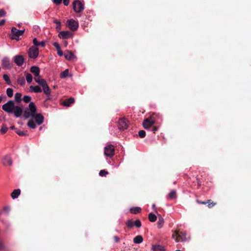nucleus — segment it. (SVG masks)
I'll list each match as a JSON object with an SVG mask.
<instances>
[{
  "label": "nucleus",
  "mask_w": 251,
  "mask_h": 251,
  "mask_svg": "<svg viewBox=\"0 0 251 251\" xmlns=\"http://www.w3.org/2000/svg\"><path fill=\"white\" fill-rule=\"evenodd\" d=\"M2 110L7 113H14L16 117H20L22 113L23 110L19 106L15 105L13 100H9L2 106Z\"/></svg>",
  "instance_id": "nucleus-1"
},
{
  "label": "nucleus",
  "mask_w": 251,
  "mask_h": 251,
  "mask_svg": "<svg viewBox=\"0 0 251 251\" xmlns=\"http://www.w3.org/2000/svg\"><path fill=\"white\" fill-rule=\"evenodd\" d=\"M172 237L175 239L177 242H183L186 239L185 233L179 231H176L173 234Z\"/></svg>",
  "instance_id": "nucleus-2"
},
{
  "label": "nucleus",
  "mask_w": 251,
  "mask_h": 251,
  "mask_svg": "<svg viewBox=\"0 0 251 251\" xmlns=\"http://www.w3.org/2000/svg\"><path fill=\"white\" fill-rule=\"evenodd\" d=\"M73 7L74 10L76 13H80L84 9L83 4H82L79 0H75L73 3Z\"/></svg>",
  "instance_id": "nucleus-3"
},
{
  "label": "nucleus",
  "mask_w": 251,
  "mask_h": 251,
  "mask_svg": "<svg viewBox=\"0 0 251 251\" xmlns=\"http://www.w3.org/2000/svg\"><path fill=\"white\" fill-rule=\"evenodd\" d=\"M155 120L152 119V117L145 119L143 122V126L146 129H150V128L154 124Z\"/></svg>",
  "instance_id": "nucleus-4"
},
{
  "label": "nucleus",
  "mask_w": 251,
  "mask_h": 251,
  "mask_svg": "<svg viewBox=\"0 0 251 251\" xmlns=\"http://www.w3.org/2000/svg\"><path fill=\"white\" fill-rule=\"evenodd\" d=\"M128 121L126 118H121L118 121V127L121 130H124L128 126Z\"/></svg>",
  "instance_id": "nucleus-5"
},
{
  "label": "nucleus",
  "mask_w": 251,
  "mask_h": 251,
  "mask_svg": "<svg viewBox=\"0 0 251 251\" xmlns=\"http://www.w3.org/2000/svg\"><path fill=\"white\" fill-rule=\"evenodd\" d=\"M28 56L30 58L35 59L39 54V49L34 46L31 47L28 50Z\"/></svg>",
  "instance_id": "nucleus-6"
},
{
  "label": "nucleus",
  "mask_w": 251,
  "mask_h": 251,
  "mask_svg": "<svg viewBox=\"0 0 251 251\" xmlns=\"http://www.w3.org/2000/svg\"><path fill=\"white\" fill-rule=\"evenodd\" d=\"M115 154L114 147L112 145H109L104 148V154L108 157H111Z\"/></svg>",
  "instance_id": "nucleus-7"
},
{
  "label": "nucleus",
  "mask_w": 251,
  "mask_h": 251,
  "mask_svg": "<svg viewBox=\"0 0 251 251\" xmlns=\"http://www.w3.org/2000/svg\"><path fill=\"white\" fill-rule=\"evenodd\" d=\"M25 30H18L16 27H13L11 29V32L13 34L12 39L18 40L19 37L23 34Z\"/></svg>",
  "instance_id": "nucleus-8"
},
{
  "label": "nucleus",
  "mask_w": 251,
  "mask_h": 251,
  "mask_svg": "<svg viewBox=\"0 0 251 251\" xmlns=\"http://www.w3.org/2000/svg\"><path fill=\"white\" fill-rule=\"evenodd\" d=\"M68 27L72 31H75L78 27V24L74 19L68 20L67 22Z\"/></svg>",
  "instance_id": "nucleus-9"
},
{
  "label": "nucleus",
  "mask_w": 251,
  "mask_h": 251,
  "mask_svg": "<svg viewBox=\"0 0 251 251\" xmlns=\"http://www.w3.org/2000/svg\"><path fill=\"white\" fill-rule=\"evenodd\" d=\"M12 64L10 59L7 57H4L2 60V66L3 68L9 69L12 67Z\"/></svg>",
  "instance_id": "nucleus-10"
},
{
  "label": "nucleus",
  "mask_w": 251,
  "mask_h": 251,
  "mask_svg": "<svg viewBox=\"0 0 251 251\" xmlns=\"http://www.w3.org/2000/svg\"><path fill=\"white\" fill-rule=\"evenodd\" d=\"M33 119L35 120L36 123L38 125H41L44 120V117L41 114H35L31 116Z\"/></svg>",
  "instance_id": "nucleus-11"
},
{
  "label": "nucleus",
  "mask_w": 251,
  "mask_h": 251,
  "mask_svg": "<svg viewBox=\"0 0 251 251\" xmlns=\"http://www.w3.org/2000/svg\"><path fill=\"white\" fill-rule=\"evenodd\" d=\"M73 33L69 31H61L58 36L62 39H68L73 36Z\"/></svg>",
  "instance_id": "nucleus-12"
},
{
  "label": "nucleus",
  "mask_w": 251,
  "mask_h": 251,
  "mask_svg": "<svg viewBox=\"0 0 251 251\" xmlns=\"http://www.w3.org/2000/svg\"><path fill=\"white\" fill-rule=\"evenodd\" d=\"M2 163L4 166H11L12 164V160L11 157L6 155L4 156L2 159Z\"/></svg>",
  "instance_id": "nucleus-13"
},
{
  "label": "nucleus",
  "mask_w": 251,
  "mask_h": 251,
  "mask_svg": "<svg viewBox=\"0 0 251 251\" xmlns=\"http://www.w3.org/2000/svg\"><path fill=\"white\" fill-rule=\"evenodd\" d=\"M14 62L19 66L23 65L24 58L22 55H17L14 56Z\"/></svg>",
  "instance_id": "nucleus-14"
},
{
  "label": "nucleus",
  "mask_w": 251,
  "mask_h": 251,
  "mask_svg": "<svg viewBox=\"0 0 251 251\" xmlns=\"http://www.w3.org/2000/svg\"><path fill=\"white\" fill-rule=\"evenodd\" d=\"M75 99L73 98H70L67 99H65L62 103V104L64 106L69 107L72 104L75 102Z\"/></svg>",
  "instance_id": "nucleus-15"
},
{
  "label": "nucleus",
  "mask_w": 251,
  "mask_h": 251,
  "mask_svg": "<svg viewBox=\"0 0 251 251\" xmlns=\"http://www.w3.org/2000/svg\"><path fill=\"white\" fill-rule=\"evenodd\" d=\"M30 72L34 75V76H39L40 70L37 66H32L30 69Z\"/></svg>",
  "instance_id": "nucleus-16"
},
{
  "label": "nucleus",
  "mask_w": 251,
  "mask_h": 251,
  "mask_svg": "<svg viewBox=\"0 0 251 251\" xmlns=\"http://www.w3.org/2000/svg\"><path fill=\"white\" fill-rule=\"evenodd\" d=\"M29 110L31 113V116H33L36 114V107L33 102H30L28 105Z\"/></svg>",
  "instance_id": "nucleus-17"
},
{
  "label": "nucleus",
  "mask_w": 251,
  "mask_h": 251,
  "mask_svg": "<svg viewBox=\"0 0 251 251\" xmlns=\"http://www.w3.org/2000/svg\"><path fill=\"white\" fill-rule=\"evenodd\" d=\"M29 91L34 93H41L42 91V89L39 86H30L29 87Z\"/></svg>",
  "instance_id": "nucleus-18"
},
{
  "label": "nucleus",
  "mask_w": 251,
  "mask_h": 251,
  "mask_svg": "<svg viewBox=\"0 0 251 251\" xmlns=\"http://www.w3.org/2000/svg\"><path fill=\"white\" fill-rule=\"evenodd\" d=\"M33 43L35 46H41L44 47L45 46V42L42 41L41 42H38L37 38H35L33 40Z\"/></svg>",
  "instance_id": "nucleus-19"
},
{
  "label": "nucleus",
  "mask_w": 251,
  "mask_h": 251,
  "mask_svg": "<svg viewBox=\"0 0 251 251\" xmlns=\"http://www.w3.org/2000/svg\"><path fill=\"white\" fill-rule=\"evenodd\" d=\"M21 190L19 189H15L11 193V197L13 199H16L20 195Z\"/></svg>",
  "instance_id": "nucleus-20"
},
{
  "label": "nucleus",
  "mask_w": 251,
  "mask_h": 251,
  "mask_svg": "<svg viewBox=\"0 0 251 251\" xmlns=\"http://www.w3.org/2000/svg\"><path fill=\"white\" fill-rule=\"evenodd\" d=\"M143 241V238L141 235H137L133 239V242L135 244H140Z\"/></svg>",
  "instance_id": "nucleus-21"
},
{
  "label": "nucleus",
  "mask_w": 251,
  "mask_h": 251,
  "mask_svg": "<svg viewBox=\"0 0 251 251\" xmlns=\"http://www.w3.org/2000/svg\"><path fill=\"white\" fill-rule=\"evenodd\" d=\"M43 90L44 91V94L47 95V96H49L50 94V87H49L48 84L45 85V86L43 87Z\"/></svg>",
  "instance_id": "nucleus-22"
},
{
  "label": "nucleus",
  "mask_w": 251,
  "mask_h": 251,
  "mask_svg": "<svg viewBox=\"0 0 251 251\" xmlns=\"http://www.w3.org/2000/svg\"><path fill=\"white\" fill-rule=\"evenodd\" d=\"M152 249L153 251H164L163 247L158 245L152 246Z\"/></svg>",
  "instance_id": "nucleus-23"
},
{
  "label": "nucleus",
  "mask_w": 251,
  "mask_h": 251,
  "mask_svg": "<svg viewBox=\"0 0 251 251\" xmlns=\"http://www.w3.org/2000/svg\"><path fill=\"white\" fill-rule=\"evenodd\" d=\"M141 211V208L139 207H135L130 208V212L133 214H137Z\"/></svg>",
  "instance_id": "nucleus-24"
},
{
  "label": "nucleus",
  "mask_w": 251,
  "mask_h": 251,
  "mask_svg": "<svg viewBox=\"0 0 251 251\" xmlns=\"http://www.w3.org/2000/svg\"><path fill=\"white\" fill-rule=\"evenodd\" d=\"M164 223V221L163 218L160 215H159L158 221L157 222V226L158 228H161Z\"/></svg>",
  "instance_id": "nucleus-25"
},
{
  "label": "nucleus",
  "mask_w": 251,
  "mask_h": 251,
  "mask_svg": "<svg viewBox=\"0 0 251 251\" xmlns=\"http://www.w3.org/2000/svg\"><path fill=\"white\" fill-rule=\"evenodd\" d=\"M148 218L150 221L151 222H154L156 221L157 219L156 215L152 213H149Z\"/></svg>",
  "instance_id": "nucleus-26"
},
{
  "label": "nucleus",
  "mask_w": 251,
  "mask_h": 251,
  "mask_svg": "<svg viewBox=\"0 0 251 251\" xmlns=\"http://www.w3.org/2000/svg\"><path fill=\"white\" fill-rule=\"evenodd\" d=\"M17 83L21 86L25 84V79L24 76H20L17 79Z\"/></svg>",
  "instance_id": "nucleus-27"
},
{
  "label": "nucleus",
  "mask_w": 251,
  "mask_h": 251,
  "mask_svg": "<svg viewBox=\"0 0 251 251\" xmlns=\"http://www.w3.org/2000/svg\"><path fill=\"white\" fill-rule=\"evenodd\" d=\"M22 94L20 93H17L15 94V100L17 102H20L22 100Z\"/></svg>",
  "instance_id": "nucleus-28"
},
{
  "label": "nucleus",
  "mask_w": 251,
  "mask_h": 251,
  "mask_svg": "<svg viewBox=\"0 0 251 251\" xmlns=\"http://www.w3.org/2000/svg\"><path fill=\"white\" fill-rule=\"evenodd\" d=\"M25 75L26 77V80L28 83H30L32 81V75L29 73H25Z\"/></svg>",
  "instance_id": "nucleus-29"
},
{
  "label": "nucleus",
  "mask_w": 251,
  "mask_h": 251,
  "mask_svg": "<svg viewBox=\"0 0 251 251\" xmlns=\"http://www.w3.org/2000/svg\"><path fill=\"white\" fill-rule=\"evenodd\" d=\"M64 55L65 57L69 60L72 59L74 57V54L71 51L68 52L67 53H65Z\"/></svg>",
  "instance_id": "nucleus-30"
},
{
  "label": "nucleus",
  "mask_w": 251,
  "mask_h": 251,
  "mask_svg": "<svg viewBox=\"0 0 251 251\" xmlns=\"http://www.w3.org/2000/svg\"><path fill=\"white\" fill-rule=\"evenodd\" d=\"M169 198L173 200L176 198V193L175 190H172L169 194Z\"/></svg>",
  "instance_id": "nucleus-31"
},
{
  "label": "nucleus",
  "mask_w": 251,
  "mask_h": 251,
  "mask_svg": "<svg viewBox=\"0 0 251 251\" xmlns=\"http://www.w3.org/2000/svg\"><path fill=\"white\" fill-rule=\"evenodd\" d=\"M68 75H69V70L66 69L65 71H64L60 74V76L61 78H66L67 76H68Z\"/></svg>",
  "instance_id": "nucleus-32"
},
{
  "label": "nucleus",
  "mask_w": 251,
  "mask_h": 251,
  "mask_svg": "<svg viewBox=\"0 0 251 251\" xmlns=\"http://www.w3.org/2000/svg\"><path fill=\"white\" fill-rule=\"evenodd\" d=\"M27 126L31 128L34 129L36 127V125L33 120H29L27 123Z\"/></svg>",
  "instance_id": "nucleus-33"
},
{
  "label": "nucleus",
  "mask_w": 251,
  "mask_h": 251,
  "mask_svg": "<svg viewBox=\"0 0 251 251\" xmlns=\"http://www.w3.org/2000/svg\"><path fill=\"white\" fill-rule=\"evenodd\" d=\"M207 204H208V207L209 208H211L213 207H214L216 204V203L213 202L211 200H208L206 201Z\"/></svg>",
  "instance_id": "nucleus-34"
},
{
  "label": "nucleus",
  "mask_w": 251,
  "mask_h": 251,
  "mask_svg": "<svg viewBox=\"0 0 251 251\" xmlns=\"http://www.w3.org/2000/svg\"><path fill=\"white\" fill-rule=\"evenodd\" d=\"M6 94L9 98H11L13 95V90L12 88H8L6 90Z\"/></svg>",
  "instance_id": "nucleus-35"
},
{
  "label": "nucleus",
  "mask_w": 251,
  "mask_h": 251,
  "mask_svg": "<svg viewBox=\"0 0 251 251\" xmlns=\"http://www.w3.org/2000/svg\"><path fill=\"white\" fill-rule=\"evenodd\" d=\"M16 133L20 136H24L27 135V131H21L20 130L17 129L16 130Z\"/></svg>",
  "instance_id": "nucleus-36"
},
{
  "label": "nucleus",
  "mask_w": 251,
  "mask_h": 251,
  "mask_svg": "<svg viewBox=\"0 0 251 251\" xmlns=\"http://www.w3.org/2000/svg\"><path fill=\"white\" fill-rule=\"evenodd\" d=\"M3 78L4 80L6 81V83L7 84H8V85L11 84V81H10L9 76L7 75H6V74L3 75Z\"/></svg>",
  "instance_id": "nucleus-37"
},
{
  "label": "nucleus",
  "mask_w": 251,
  "mask_h": 251,
  "mask_svg": "<svg viewBox=\"0 0 251 251\" xmlns=\"http://www.w3.org/2000/svg\"><path fill=\"white\" fill-rule=\"evenodd\" d=\"M10 210V208L9 206H5L2 209V213L5 215H8L9 213Z\"/></svg>",
  "instance_id": "nucleus-38"
},
{
  "label": "nucleus",
  "mask_w": 251,
  "mask_h": 251,
  "mask_svg": "<svg viewBox=\"0 0 251 251\" xmlns=\"http://www.w3.org/2000/svg\"><path fill=\"white\" fill-rule=\"evenodd\" d=\"M7 130H8L7 127L5 125H2V126H1V128L0 129V132L2 134H4L7 132Z\"/></svg>",
  "instance_id": "nucleus-39"
},
{
  "label": "nucleus",
  "mask_w": 251,
  "mask_h": 251,
  "mask_svg": "<svg viewBox=\"0 0 251 251\" xmlns=\"http://www.w3.org/2000/svg\"><path fill=\"white\" fill-rule=\"evenodd\" d=\"M54 23L56 24V29L57 30H60L61 29V23L57 20H55L54 21Z\"/></svg>",
  "instance_id": "nucleus-40"
},
{
  "label": "nucleus",
  "mask_w": 251,
  "mask_h": 251,
  "mask_svg": "<svg viewBox=\"0 0 251 251\" xmlns=\"http://www.w3.org/2000/svg\"><path fill=\"white\" fill-rule=\"evenodd\" d=\"M108 172L104 170H101L99 172V175L101 176H106Z\"/></svg>",
  "instance_id": "nucleus-41"
},
{
  "label": "nucleus",
  "mask_w": 251,
  "mask_h": 251,
  "mask_svg": "<svg viewBox=\"0 0 251 251\" xmlns=\"http://www.w3.org/2000/svg\"><path fill=\"white\" fill-rule=\"evenodd\" d=\"M134 225L136 227H140L141 226V222L140 221V220L139 219H137L136 220L134 223Z\"/></svg>",
  "instance_id": "nucleus-42"
},
{
  "label": "nucleus",
  "mask_w": 251,
  "mask_h": 251,
  "mask_svg": "<svg viewBox=\"0 0 251 251\" xmlns=\"http://www.w3.org/2000/svg\"><path fill=\"white\" fill-rule=\"evenodd\" d=\"M23 100L25 103H28L31 100V97L29 96H25L23 99Z\"/></svg>",
  "instance_id": "nucleus-43"
},
{
  "label": "nucleus",
  "mask_w": 251,
  "mask_h": 251,
  "mask_svg": "<svg viewBox=\"0 0 251 251\" xmlns=\"http://www.w3.org/2000/svg\"><path fill=\"white\" fill-rule=\"evenodd\" d=\"M126 225L128 228H131L134 226L133 222L131 220H128L126 222Z\"/></svg>",
  "instance_id": "nucleus-44"
},
{
  "label": "nucleus",
  "mask_w": 251,
  "mask_h": 251,
  "mask_svg": "<svg viewBox=\"0 0 251 251\" xmlns=\"http://www.w3.org/2000/svg\"><path fill=\"white\" fill-rule=\"evenodd\" d=\"M31 116V113L28 110L25 111L24 113V116L25 119L28 118Z\"/></svg>",
  "instance_id": "nucleus-45"
},
{
  "label": "nucleus",
  "mask_w": 251,
  "mask_h": 251,
  "mask_svg": "<svg viewBox=\"0 0 251 251\" xmlns=\"http://www.w3.org/2000/svg\"><path fill=\"white\" fill-rule=\"evenodd\" d=\"M138 135L140 138H144L146 136V132L143 130H139L138 132Z\"/></svg>",
  "instance_id": "nucleus-46"
},
{
  "label": "nucleus",
  "mask_w": 251,
  "mask_h": 251,
  "mask_svg": "<svg viewBox=\"0 0 251 251\" xmlns=\"http://www.w3.org/2000/svg\"><path fill=\"white\" fill-rule=\"evenodd\" d=\"M38 84L43 87L46 85L47 84V83L44 79L42 78L41 80V81H39V83H38Z\"/></svg>",
  "instance_id": "nucleus-47"
},
{
  "label": "nucleus",
  "mask_w": 251,
  "mask_h": 251,
  "mask_svg": "<svg viewBox=\"0 0 251 251\" xmlns=\"http://www.w3.org/2000/svg\"><path fill=\"white\" fill-rule=\"evenodd\" d=\"M53 46L56 48V49L57 50H59L60 49V45L59 44L57 43V42H54L53 43Z\"/></svg>",
  "instance_id": "nucleus-48"
},
{
  "label": "nucleus",
  "mask_w": 251,
  "mask_h": 251,
  "mask_svg": "<svg viewBox=\"0 0 251 251\" xmlns=\"http://www.w3.org/2000/svg\"><path fill=\"white\" fill-rule=\"evenodd\" d=\"M42 78H41L40 75H39V76H34V80L36 82H37L38 84L39 83V81H41V80Z\"/></svg>",
  "instance_id": "nucleus-49"
},
{
  "label": "nucleus",
  "mask_w": 251,
  "mask_h": 251,
  "mask_svg": "<svg viewBox=\"0 0 251 251\" xmlns=\"http://www.w3.org/2000/svg\"><path fill=\"white\" fill-rule=\"evenodd\" d=\"M151 130L153 132V133H155L156 131L158 130V128L157 126H151V128H150Z\"/></svg>",
  "instance_id": "nucleus-50"
},
{
  "label": "nucleus",
  "mask_w": 251,
  "mask_h": 251,
  "mask_svg": "<svg viewBox=\"0 0 251 251\" xmlns=\"http://www.w3.org/2000/svg\"><path fill=\"white\" fill-rule=\"evenodd\" d=\"M6 14L5 11L3 9L0 10V17L4 16Z\"/></svg>",
  "instance_id": "nucleus-51"
},
{
  "label": "nucleus",
  "mask_w": 251,
  "mask_h": 251,
  "mask_svg": "<svg viewBox=\"0 0 251 251\" xmlns=\"http://www.w3.org/2000/svg\"><path fill=\"white\" fill-rule=\"evenodd\" d=\"M62 0H53V2L56 5H59L62 3Z\"/></svg>",
  "instance_id": "nucleus-52"
},
{
  "label": "nucleus",
  "mask_w": 251,
  "mask_h": 251,
  "mask_svg": "<svg viewBox=\"0 0 251 251\" xmlns=\"http://www.w3.org/2000/svg\"><path fill=\"white\" fill-rule=\"evenodd\" d=\"M196 201L197 203H198L199 204H207L206 201H201L199 200H197Z\"/></svg>",
  "instance_id": "nucleus-53"
},
{
  "label": "nucleus",
  "mask_w": 251,
  "mask_h": 251,
  "mask_svg": "<svg viewBox=\"0 0 251 251\" xmlns=\"http://www.w3.org/2000/svg\"><path fill=\"white\" fill-rule=\"evenodd\" d=\"M63 2L64 5L68 6L69 4V0H63Z\"/></svg>",
  "instance_id": "nucleus-54"
},
{
  "label": "nucleus",
  "mask_w": 251,
  "mask_h": 251,
  "mask_svg": "<svg viewBox=\"0 0 251 251\" xmlns=\"http://www.w3.org/2000/svg\"><path fill=\"white\" fill-rule=\"evenodd\" d=\"M113 239L115 243H118L120 241L119 238L117 236H114Z\"/></svg>",
  "instance_id": "nucleus-55"
},
{
  "label": "nucleus",
  "mask_w": 251,
  "mask_h": 251,
  "mask_svg": "<svg viewBox=\"0 0 251 251\" xmlns=\"http://www.w3.org/2000/svg\"><path fill=\"white\" fill-rule=\"evenodd\" d=\"M57 54L59 56H61L63 55V51L61 50V49L57 50Z\"/></svg>",
  "instance_id": "nucleus-56"
},
{
  "label": "nucleus",
  "mask_w": 251,
  "mask_h": 251,
  "mask_svg": "<svg viewBox=\"0 0 251 251\" xmlns=\"http://www.w3.org/2000/svg\"><path fill=\"white\" fill-rule=\"evenodd\" d=\"M5 20H1L0 21V26L3 25L5 24Z\"/></svg>",
  "instance_id": "nucleus-57"
},
{
  "label": "nucleus",
  "mask_w": 251,
  "mask_h": 251,
  "mask_svg": "<svg viewBox=\"0 0 251 251\" xmlns=\"http://www.w3.org/2000/svg\"><path fill=\"white\" fill-rule=\"evenodd\" d=\"M3 249H4V246H3V244L0 241V251L3 250Z\"/></svg>",
  "instance_id": "nucleus-58"
},
{
  "label": "nucleus",
  "mask_w": 251,
  "mask_h": 251,
  "mask_svg": "<svg viewBox=\"0 0 251 251\" xmlns=\"http://www.w3.org/2000/svg\"><path fill=\"white\" fill-rule=\"evenodd\" d=\"M196 180H197V182L198 183V184L199 186H200L201 184V182H200V181L199 179L197 178Z\"/></svg>",
  "instance_id": "nucleus-59"
},
{
  "label": "nucleus",
  "mask_w": 251,
  "mask_h": 251,
  "mask_svg": "<svg viewBox=\"0 0 251 251\" xmlns=\"http://www.w3.org/2000/svg\"><path fill=\"white\" fill-rule=\"evenodd\" d=\"M5 98V97H3V96H0V103H1V102L3 98Z\"/></svg>",
  "instance_id": "nucleus-60"
},
{
  "label": "nucleus",
  "mask_w": 251,
  "mask_h": 251,
  "mask_svg": "<svg viewBox=\"0 0 251 251\" xmlns=\"http://www.w3.org/2000/svg\"><path fill=\"white\" fill-rule=\"evenodd\" d=\"M152 209L155 210V212H156V210H155V208H156V206H155V205L154 204H152Z\"/></svg>",
  "instance_id": "nucleus-61"
},
{
  "label": "nucleus",
  "mask_w": 251,
  "mask_h": 251,
  "mask_svg": "<svg viewBox=\"0 0 251 251\" xmlns=\"http://www.w3.org/2000/svg\"><path fill=\"white\" fill-rule=\"evenodd\" d=\"M68 43H67V41H65L64 42V45L65 46H66L67 45Z\"/></svg>",
  "instance_id": "nucleus-62"
},
{
  "label": "nucleus",
  "mask_w": 251,
  "mask_h": 251,
  "mask_svg": "<svg viewBox=\"0 0 251 251\" xmlns=\"http://www.w3.org/2000/svg\"><path fill=\"white\" fill-rule=\"evenodd\" d=\"M10 128L12 129H13L15 128V126H12L10 127Z\"/></svg>",
  "instance_id": "nucleus-63"
},
{
  "label": "nucleus",
  "mask_w": 251,
  "mask_h": 251,
  "mask_svg": "<svg viewBox=\"0 0 251 251\" xmlns=\"http://www.w3.org/2000/svg\"><path fill=\"white\" fill-rule=\"evenodd\" d=\"M176 251H180V250H176Z\"/></svg>",
  "instance_id": "nucleus-64"
}]
</instances>
